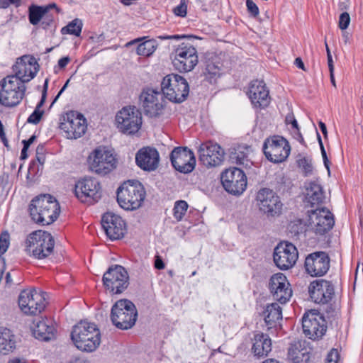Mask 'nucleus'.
Returning <instances> with one entry per match:
<instances>
[{
  "mask_svg": "<svg viewBox=\"0 0 363 363\" xmlns=\"http://www.w3.org/2000/svg\"><path fill=\"white\" fill-rule=\"evenodd\" d=\"M249 98L254 106L264 108L270 103L269 91L263 81H252L250 86Z\"/></svg>",
  "mask_w": 363,
  "mask_h": 363,
  "instance_id": "nucleus-30",
  "label": "nucleus"
},
{
  "mask_svg": "<svg viewBox=\"0 0 363 363\" xmlns=\"http://www.w3.org/2000/svg\"><path fill=\"white\" fill-rule=\"evenodd\" d=\"M47 304L45 294L35 289L23 290L18 297V305L27 315L40 314Z\"/></svg>",
  "mask_w": 363,
  "mask_h": 363,
  "instance_id": "nucleus-14",
  "label": "nucleus"
},
{
  "mask_svg": "<svg viewBox=\"0 0 363 363\" xmlns=\"http://www.w3.org/2000/svg\"><path fill=\"white\" fill-rule=\"evenodd\" d=\"M60 128L63 130L68 139H77L84 135L86 120L84 116L75 111L66 113L60 118Z\"/></svg>",
  "mask_w": 363,
  "mask_h": 363,
  "instance_id": "nucleus-16",
  "label": "nucleus"
},
{
  "mask_svg": "<svg viewBox=\"0 0 363 363\" xmlns=\"http://www.w3.org/2000/svg\"><path fill=\"white\" fill-rule=\"evenodd\" d=\"M116 128L125 135H133L142 125V114L134 106H125L117 112L115 118Z\"/></svg>",
  "mask_w": 363,
  "mask_h": 363,
  "instance_id": "nucleus-10",
  "label": "nucleus"
},
{
  "mask_svg": "<svg viewBox=\"0 0 363 363\" xmlns=\"http://www.w3.org/2000/svg\"><path fill=\"white\" fill-rule=\"evenodd\" d=\"M285 123L287 125H289V124L291 125L292 129H297L299 127L298 122H297L296 119L295 118L294 115L292 112L289 113L286 115V116L285 118Z\"/></svg>",
  "mask_w": 363,
  "mask_h": 363,
  "instance_id": "nucleus-51",
  "label": "nucleus"
},
{
  "mask_svg": "<svg viewBox=\"0 0 363 363\" xmlns=\"http://www.w3.org/2000/svg\"><path fill=\"white\" fill-rule=\"evenodd\" d=\"M28 209L31 219L40 225L52 223L60 212L59 203L50 194H42L33 199Z\"/></svg>",
  "mask_w": 363,
  "mask_h": 363,
  "instance_id": "nucleus-1",
  "label": "nucleus"
},
{
  "mask_svg": "<svg viewBox=\"0 0 363 363\" xmlns=\"http://www.w3.org/2000/svg\"><path fill=\"white\" fill-rule=\"evenodd\" d=\"M25 91V84L18 77L6 76L0 81V106H17L22 101Z\"/></svg>",
  "mask_w": 363,
  "mask_h": 363,
  "instance_id": "nucleus-7",
  "label": "nucleus"
},
{
  "mask_svg": "<svg viewBox=\"0 0 363 363\" xmlns=\"http://www.w3.org/2000/svg\"><path fill=\"white\" fill-rule=\"evenodd\" d=\"M82 21L78 18H75L68 25L62 29V33H67L69 34L79 36L82 29Z\"/></svg>",
  "mask_w": 363,
  "mask_h": 363,
  "instance_id": "nucleus-42",
  "label": "nucleus"
},
{
  "mask_svg": "<svg viewBox=\"0 0 363 363\" xmlns=\"http://www.w3.org/2000/svg\"><path fill=\"white\" fill-rule=\"evenodd\" d=\"M44 151L45 149L43 145H39L36 148V159L41 165H43L45 161Z\"/></svg>",
  "mask_w": 363,
  "mask_h": 363,
  "instance_id": "nucleus-52",
  "label": "nucleus"
},
{
  "mask_svg": "<svg viewBox=\"0 0 363 363\" xmlns=\"http://www.w3.org/2000/svg\"><path fill=\"white\" fill-rule=\"evenodd\" d=\"M71 339L77 349L91 352L96 350L101 343V333L96 324L80 321L74 326Z\"/></svg>",
  "mask_w": 363,
  "mask_h": 363,
  "instance_id": "nucleus-2",
  "label": "nucleus"
},
{
  "mask_svg": "<svg viewBox=\"0 0 363 363\" xmlns=\"http://www.w3.org/2000/svg\"><path fill=\"white\" fill-rule=\"evenodd\" d=\"M322 186L315 182H311L306 189V201L311 206L321 203L324 199Z\"/></svg>",
  "mask_w": 363,
  "mask_h": 363,
  "instance_id": "nucleus-37",
  "label": "nucleus"
},
{
  "mask_svg": "<svg viewBox=\"0 0 363 363\" xmlns=\"http://www.w3.org/2000/svg\"><path fill=\"white\" fill-rule=\"evenodd\" d=\"M156 50L155 42L152 40H146L138 44L136 52L138 55L148 57Z\"/></svg>",
  "mask_w": 363,
  "mask_h": 363,
  "instance_id": "nucleus-41",
  "label": "nucleus"
},
{
  "mask_svg": "<svg viewBox=\"0 0 363 363\" xmlns=\"http://www.w3.org/2000/svg\"><path fill=\"white\" fill-rule=\"evenodd\" d=\"M294 138L299 141L301 143H304V139L301 133L300 128L298 127L297 129H292Z\"/></svg>",
  "mask_w": 363,
  "mask_h": 363,
  "instance_id": "nucleus-54",
  "label": "nucleus"
},
{
  "mask_svg": "<svg viewBox=\"0 0 363 363\" xmlns=\"http://www.w3.org/2000/svg\"><path fill=\"white\" fill-rule=\"evenodd\" d=\"M251 149L245 145H238L230 149L229 159L232 163L245 167L250 166V161L248 159Z\"/></svg>",
  "mask_w": 363,
  "mask_h": 363,
  "instance_id": "nucleus-34",
  "label": "nucleus"
},
{
  "mask_svg": "<svg viewBox=\"0 0 363 363\" xmlns=\"http://www.w3.org/2000/svg\"><path fill=\"white\" fill-rule=\"evenodd\" d=\"M318 125H319V128H320L322 133L323 134L324 137L327 138L328 132H327V128H326L325 124L322 121H319Z\"/></svg>",
  "mask_w": 363,
  "mask_h": 363,
  "instance_id": "nucleus-60",
  "label": "nucleus"
},
{
  "mask_svg": "<svg viewBox=\"0 0 363 363\" xmlns=\"http://www.w3.org/2000/svg\"><path fill=\"white\" fill-rule=\"evenodd\" d=\"M306 272L311 277H322L330 268V257L323 251L309 254L305 259Z\"/></svg>",
  "mask_w": 363,
  "mask_h": 363,
  "instance_id": "nucleus-26",
  "label": "nucleus"
},
{
  "mask_svg": "<svg viewBox=\"0 0 363 363\" xmlns=\"http://www.w3.org/2000/svg\"><path fill=\"white\" fill-rule=\"evenodd\" d=\"M155 267L157 269H163L165 267L162 259L158 255L155 257Z\"/></svg>",
  "mask_w": 363,
  "mask_h": 363,
  "instance_id": "nucleus-55",
  "label": "nucleus"
},
{
  "mask_svg": "<svg viewBox=\"0 0 363 363\" xmlns=\"http://www.w3.org/2000/svg\"><path fill=\"white\" fill-rule=\"evenodd\" d=\"M172 60L174 67L179 72H190L199 62L196 49L190 43H182L174 50Z\"/></svg>",
  "mask_w": 363,
  "mask_h": 363,
  "instance_id": "nucleus-12",
  "label": "nucleus"
},
{
  "mask_svg": "<svg viewBox=\"0 0 363 363\" xmlns=\"http://www.w3.org/2000/svg\"><path fill=\"white\" fill-rule=\"evenodd\" d=\"M113 325L121 330L133 328L138 318L135 304L128 299L117 301L112 306L110 315Z\"/></svg>",
  "mask_w": 363,
  "mask_h": 363,
  "instance_id": "nucleus-6",
  "label": "nucleus"
},
{
  "mask_svg": "<svg viewBox=\"0 0 363 363\" xmlns=\"http://www.w3.org/2000/svg\"><path fill=\"white\" fill-rule=\"evenodd\" d=\"M38 70V65L35 58L30 55H23L18 58L13 66L15 74L22 83L28 82L34 78Z\"/></svg>",
  "mask_w": 363,
  "mask_h": 363,
  "instance_id": "nucleus-28",
  "label": "nucleus"
},
{
  "mask_svg": "<svg viewBox=\"0 0 363 363\" xmlns=\"http://www.w3.org/2000/svg\"><path fill=\"white\" fill-rule=\"evenodd\" d=\"M224 189L233 195L242 194L247 187V177L240 168L226 169L221 175Z\"/></svg>",
  "mask_w": 363,
  "mask_h": 363,
  "instance_id": "nucleus-22",
  "label": "nucleus"
},
{
  "mask_svg": "<svg viewBox=\"0 0 363 363\" xmlns=\"http://www.w3.org/2000/svg\"><path fill=\"white\" fill-rule=\"evenodd\" d=\"M298 165L302 168L304 172L305 176L312 174L313 167L312 164V160L308 157H303L298 160Z\"/></svg>",
  "mask_w": 363,
  "mask_h": 363,
  "instance_id": "nucleus-44",
  "label": "nucleus"
},
{
  "mask_svg": "<svg viewBox=\"0 0 363 363\" xmlns=\"http://www.w3.org/2000/svg\"><path fill=\"white\" fill-rule=\"evenodd\" d=\"M246 6L248 11L254 16H257L259 14V9L255 3L252 0H247Z\"/></svg>",
  "mask_w": 363,
  "mask_h": 363,
  "instance_id": "nucleus-50",
  "label": "nucleus"
},
{
  "mask_svg": "<svg viewBox=\"0 0 363 363\" xmlns=\"http://www.w3.org/2000/svg\"><path fill=\"white\" fill-rule=\"evenodd\" d=\"M161 90L164 96L170 101L181 103L189 92L186 80L182 76L171 74L165 76L161 83Z\"/></svg>",
  "mask_w": 363,
  "mask_h": 363,
  "instance_id": "nucleus-8",
  "label": "nucleus"
},
{
  "mask_svg": "<svg viewBox=\"0 0 363 363\" xmlns=\"http://www.w3.org/2000/svg\"><path fill=\"white\" fill-rule=\"evenodd\" d=\"M317 138H318V143H319V145H320V148L321 155H322V157H323L324 165H325V168L328 169V173L330 174V162H329V160L328 159L326 151L325 150L323 143L322 142L321 137H320V134L318 133H317Z\"/></svg>",
  "mask_w": 363,
  "mask_h": 363,
  "instance_id": "nucleus-46",
  "label": "nucleus"
},
{
  "mask_svg": "<svg viewBox=\"0 0 363 363\" xmlns=\"http://www.w3.org/2000/svg\"><path fill=\"white\" fill-rule=\"evenodd\" d=\"M264 321L268 329L274 328L282 320L281 308L277 303L268 304L264 311Z\"/></svg>",
  "mask_w": 363,
  "mask_h": 363,
  "instance_id": "nucleus-35",
  "label": "nucleus"
},
{
  "mask_svg": "<svg viewBox=\"0 0 363 363\" xmlns=\"http://www.w3.org/2000/svg\"><path fill=\"white\" fill-rule=\"evenodd\" d=\"M187 6L181 1L180 4L174 9V13L176 16L184 17L186 15Z\"/></svg>",
  "mask_w": 363,
  "mask_h": 363,
  "instance_id": "nucleus-48",
  "label": "nucleus"
},
{
  "mask_svg": "<svg viewBox=\"0 0 363 363\" xmlns=\"http://www.w3.org/2000/svg\"><path fill=\"white\" fill-rule=\"evenodd\" d=\"M269 289L274 300L286 303L292 296V289L286 277L282 273L273 274L269 281Z\"/></svg>",
  "mask_w": 363,
  "mask_h": 363,
  "instance_id": "nucleus-24",
  "label": "nucleus"
},
{
  "mask_svg": "<svg viewBox=\"0 0 363 363\" xmlns=\"http://www.w3.org/2000/svg\"><path fill=\"white\" fill-rule=\"evenodd\" d=\"M48 12V7L32 5L29 8V21L32 25H37L41 18Z\"/></svg>",
  "mask_w": 363,
  "mask_h": 363,
  "instance_id": "nucleus-39",
  "label": "nucleus"
},
{
  "mask_svg": "<svg viewBox=\"0 0 363 363\" xmlns=\"http://www.w3.org/2000/svg\"><path fill=\"white\" fill-rule=\"evenodd\" d=\"M162 92L152 88H144L140 94V102L146 116L157 118L163 115L166 101Z\"/></svg>",
  "mask_w": 363,
  "mask_h": 363,
  "instance_id": "nucleus-11",
  "label": "nucleus"
},
{
  "mask_svg": "<svg viewBox=\"0 0 363 363\" xmlns=\"http://www.w3.org/2000/svg\"><path fill=\"white\" fill-rule=\"evenodd\" d=\"M298 257L297 248L289 242H281L278 244L273 253L274 264L281 270L291 269L296 264Z\"/></svg>",
  "mask_w": 363,
  "mask_h": 363,
  "instance_id": "nucleus-20",
  "label": "nucleus"
},
{
  "mask_svg": "<svg viewBox=\"0 0 363 363\" xmlns=\"http://www.w3.org/2000/svg\"><path fill=\"white\" fill-rule=\"evenodd\" d=\"M303 334L313 340L323 337L327 330L324 317L315 311L306 312L302 318Z\"/></svg>",
  "mask_w": 363,
  "mask_h": 363,
  "instance_id": "nucleus-18",
  "label": "nucleus"
},
{
  "mask_svg": "<svg viewBox=\"0 0 363 363\" xmlns=\"http://www.w3.org/2000/svg\"><path fill=\"white\" fill-rule=\"evenodd\" d=\"M69 363H91L89 360L84 358H76Z\"/></svg>",
  "mask_w": 363,
  "mask_h": 363,
  "instance_id": "nucleus-64",
  "label": "nucleus"
},
{
  "mask_svg": "<svg viewBox=\"0 0 363 363\" xmlns=\"http://www.w3.org/2000/svg\"><path fill=\"white\" fill-rule=\"evenodd\" d=\"M294 65L299 69L306 71L304 63L301 57H296L295 59Z\"/></svg>",
  "mask_w": 363,
  "mask_h": 363,
  "instance_id": "nucleus-59",
  "label": "nucleus"
},
{
  "mask_svg": "<svg viewBox=\"0 0 363 363\" xmlns=\"http://www.w3.org/2000/svg\"><path fill=\"white\" fill-rule=\"evenodd\" d=\"M220 68L219 62H215L212 60H207L206 62L205 75L211 83L212 80L220 75Z\"/></svg>",
  "mask_w": 363,
  "mask_h": 363,
  "instance_id": "nucleus-40",
  "label": "nucleus"
},
{
  "mask_svg": "<svg viewBox=\"0 0 363 363\" xmlns=\"http://www.w3.org/2000/svg\"><path fill=\"white\" fill-rule=\"evenodd\" d=\"M88 162L91 171L106 175L116 167L117 160L110 150L104 147H99L90 154Z\"/></svg>",
  "mask_w": 363,
  "mask_h": 363,
  "instance_id": "nucleus-13",
  "label": "nucleus"
},
{
  "mask_svg": "<svg viewBox=\"0 0 363 363\" xmlns=\"http://www.w3.org/2000/svg\"><path fill=\"white\" fill-rule=\"evenodd\" d=\"M54 245L55 240L51 234L38 230L27 236L24 243V250L30 257L43 259L52 253Z\"/></svg>",
  "mask_w": 363,
  "mask_h": 363,
  "instance_id": "nucleus-4",
  "label": "nucleus"
},
{
  "mask_svg": "<svg viewBox=\"0 0 363 363\" xmlns=\"http://www.w3.org/2000/svg\"><path fill=\"white\" fill-rule=\"evenodd\" d=\"M309 296L315 303L325 306V311L328 318L336 316L337 308L331 303L335 297V286L332 281L326 279H317L309 284Z\"/></svg>",
  "mask_w": 363,
  "mask_h": 363,
  "instance_id": "nucleus-3",
  "label": "nucleus"
},
{
  "mask_svg": "<svg viewBox=\"0 0 363 363\" xmlns=\"http://www.w3.org/2000/svg\"><path fill=\"white\" fill-rule=\"evenodd\" d=\"M186 36L184 35H161V36H159L158 38L160 39H162V40H167V39H173V40H179V39H182V38H186Z\"/></svg>",
  "mask_w": 363,
  "mask_h": 363,
  "instance_id": "nucleus-56",
  "label": "nucleus"
},
{
  "mask_svg": "<svg viewBox=\"0 0 363 363\" xmlns=\"http://www.w3.org/2000/svg\"><path fill=\"white\" fill-rule=\"evenodd\" d=\"M259 210L267 217L278 216L281 213L283 204L279 196L272 190L263 188L257 194Z\"/></svg>",
  "mask_w": 363,
  "mask_h": 363,
  "instance_id": "nucleus-21",
  "label": "nucleus"
},
{
  "mask_svg": "<svg viewBox=\"0 0 363 363\" xmlns=\"http://www.w3.org/2000/svg\"><path fill=\"white\" fill-rule=\"evenodd\" d=\"M327 60H328V65L329 72H334V64H333L332 55L328 56Z\"/></svg>",
  "mask_w": 363,
  "mask_h": 363,
  "instance_id": "nucleus-61",
  "label": "nucleus"
},
{
  "mask_svg": "<svg viewBox=\"0 0 363 363\" xmlns=\"http://www.w3.org/2000/svg\"><path fill=\"white\" fill-rule=\"evenodd\" d=\"M304 225L317 235H323L329 232L334 226L333 214L326 208H316L307 211L303 220Z\"/></svg>",
  "mask_w": 363,
  "mask_h": 363,
  "instance_id": "nucleus-9",
  "label": "nucleus"
},
{
  "mask_svg": "<svg viewBox=\"0 0 363 363\" xmlns=\"http://www.w3.org/2000/svg\"><path fill=\"white\" fill-rule=\"evenodd\" d=\"M188 203L184 200H179L175 202L173 208V216L177 221H181L188 209Z\"/></svg>",
  "mask_w": 363,
  "mask_h": 363,
  "instance_id": "nucleus-43",
  "label": "nucleus"
},
{
  "mask_svg": "<svg viewBox=\"0 0 363 363\" xmlns=\"http://www.w3.org/2000/svg\"><path fill=\"white\" fill-rule=\"evenodd\" d=\"M101 226L111 240L121 239L126 232L125 221L121 216L111 212L103 215Z\"/></svg>",
  "mask_w": 363,
  "mask_h": 363,
  "instance_id": "nucleus-25",
  "label": "nucleus"
},
{
  "mask_svg": "<svg viewBox=\"0 0 363 363\" xmlns=\"http://www.w3.org/2000/svg\"><path fill=\"white\" fill-rule=\"evenodd\" d=\"M252 350L255 356L263 357L272 350V341L269 336L262 333L255 334L252 339Z\"/></svg>",
  "mask_w": 363,
  "mask_h": 363,
  "instance_id": "nucleus-33",
  "label": "nucleus"
},
{
  "mask_svg": "<svg viewBox=\"0 0 363 363\" xmlns=\"http://www.w3.org/2000/svg\"><path fill=\"white\" fill-rule=\"evenodd\" d=\"M291 147L282 136L274 135L264 140L263 152L267 159L274 163L285 161L289 157Z\"/></svg>",
  "mask_w": 363,
  "mask_h": 363,
  "instance_id": "nucleus-15",
  "label": "nucleus"
},
{
  "mask_svg": "<svg viewBox=\"0 0 363 363\" xmlns=\"http://www.w3.org/2000/svg\"><path fill=\"white\" fill-rule=\"evenodd\" d=\"M310 351L306 341H297L290 345L288 356L294 363H307L310 359Z\"/></svg>",
  "mask_w": 363,
  "mask_h": 363,
  "instance_id": "nucleus-32",
  "label": "nucleus"
},
{
  "mask_svg": "<svg viewBox=\"0 0 363 363\" xmlns=\"http://www.w3.org/2000/svg\"><path fill=\"white\" fill-rule=\"evenodd\" d=\"M10 235L7 231H4L0 235V255H4L8 250L10 242Z\"/></svg>",
  "mask_w": 363,
  "mask_h": 363,
  "instance_id": "nucleus-45",
  "label": "nucleus"
},
{
  "mask_svg": "<svg viewBox=\"0 0 363 363\" xmlns=\"http://www.w3.org/2000/svg\"><path fill=\"white\" fill-rule=\"evenodd\" d=\"M0 138L6 147L9 146V141L6 138V133L4 132V128L2 122L0 121Z\"/></svg>",
  "mask_w": 363,
  "mask_h": 363,
  "instance_id": "nucleus-53",
  "label": "nucleus"
},
{
  "mask_svg": "<svg viewBox=\"0 0 363 363\" xmlns=\"http://www.w3.org/2000/svg\"><path fill=\"white\" fill-rule=\"evenodd\" d=\"M35 135H32L28 140H23L22 143L23 145H26L27 147H29L35 140Z\"/></svg>",
  "mask_w": 363,
  "mask_h": 363,
  "instance_id": "nucleus-62",
  "label": "nucleus"
},
{
  "mask_svg": "<svg viewBox=\"0 0 363 363\" xmlns=\"http://www.w3.org/2000/svg\"><path fill=\"white\" fill-rule=\"evenodd\" d=\"M75 195L82 203L92 204L101 197L99 182L94 178L85 177L79 180L75 184Z\"/></svg>",
  "mask_w": 363,
  "mask_h": 363,
  "instance_id": "nucleus-19",
  "label": "nucleus"
},
{
  "mask_svg": "<svg viewBox=\"0 0 363 363\" xmlns=\"http://www.w3.org/2000/svg\"><path fill=\"white\" fill-rule=\"evenodd\" d=\"M8 1L9 2H4L1 7L6 9L9 6V4H13L18 7L21 4V0H8Z\"/></svg>",
  "mask_w": 363,
  "mask_h": 363,
  "instance_id": "nucleus-58",
  "label": "nucleus"
},
{
  "mask_svg": "<svg viewBox=\"0 0 363 363\" xmlns=\"http://www.w3.org/2000/svg\"><path fill=\"white\" fill-rule=\"evenodd\" d=\"M128 280L129 277L126 269L118 264L109 267L104 274L102 279L104 287L115 294H121L127 289L129 284Z\"/></svg>",
  "mask_w": 363,
  "mask_h": 363,
  "instance_id": "nucleus-17",
  "label": "nucleus"
},
{
  "mask_svg": "<svg viewBox=\"0 0 363 363\" xmlns=\"http://www.w3.org/2000/svg\"><path fill=\"white\" fill-rule=\"evenodd\" d=\"M29 147H27L26 145H23V147L21 150V160H25L28 157V154H27V150L28 149Z\"/></svg>",
  "mask_w": 363,
  "mask_h": 363,
  "instance_id": "nucleus-63",
  "label": "nucleus"
},
{
  "mask_svg": "<svg viewBox=\"0 0 363 363\" xmlns=\"http://www.w3.org/2000/svg\"><path fill=\"white\" fill-rule=\"evenodd\" d=\"M199 160L206 167L220 165L224 159V150L217 143L211 141L202 143L199 149Z\"/></svg>",
  "mask_w": 363,
  "mask_h": 363,
  "instance_id": "nucleus-27",
  "label": "nucleus"
},
{
  "mask_svg": "<svg viewBox=\"0 0 363 363\" xmlns=\"http://www.w3.org/2000/svg\"><path fill=\"white\" fill-rule=\"evenodd\" d=\"M145 197V191L138 181H128L117 190V201L126 211H133L141 206Z\"/></svg>",
  "mask_w": 363,
  "mask_h": 363,
  "instance_id": "nucleus-5",
  "label": "nucleus"
},
{
  "mask_svg": "<svg viewBox=\"0 0 363 363\" xmlns=\"http://www.w3.org/2000/svg\"><path fill=\"white\" fill-rule=\"evenodd\" d=\"M48 86V79H45L44 85H43V90L42 91V96L40 101L37 104L34 111L30 115V116L27 119V123H32V124H38L43 113L44 111L41 110V107L43 106L47 96V89Z\"/></svg>",
  "mask_w": 363,
  "mask_h": 363,
  "instance_id": "nucleus-38",
  "label": "nucleus"
},
{
  "mask_svg": "<svg viewBox=\"0 0 363 363\" xmlns=\"http://www.w3.org/2000/svg\"><path fill=\"white\" fill-rule=\"evenodd\" d=\"M350 23V16L347 12H343L339 17L338 26L341 30L348 28Z\"/></svg>",
  "mask_w": 363,
  "mask_h": 363,
  "instance_id": "nucleus-47",
  "label": "nucleus"
},
{
  "mask_svg": "<svg viewBox=\"0 0 363 363\" xmlns=\"http://www.w3.org/2000/svg\"><path fill=\"white\" fill-rule=\"evenodd\" d=\"M340 358L339 352L336 349H332L328 353L326 360L328 363H337Z\"/></svg>",
  "mask_w": 363,
  "mask_h": 363,
  "instance_id": "nucleus-49",
  "label": "nucleus"
},
{
  "mask_svg": "<svg viewBox=\"0 0 363 363\" xmlns=\"http://www.w3.org/2000/svg\"><path fill=\"white\" fill-rule=\"evenodd\" d=\"M159 161V153L154 147H143L135 155L137 165L145 171L150 172L156 169L158 167Z\"/></svg>",
  "mask_w": 363,
  "mask_h": 363,
  "instance_id": "nucleus-29",
  "label": "nucleus"
},
{
  "mask_svg": "<svg viewBox=\"0 0 363 363\" xmlns=\"http://www.w3.org/2000/svg\"><path fill=\"white\" fill-rule=\"evenodd\" d=\"M16 348L15 336L12 331L0 326V353L8 354Z\"/></svg>",
  "mask_w": 363,
  "mask_h": 363,
  "instance_id": "nucleus-36",
  "label": "nucleus"
},
{
  "mask_svg": "<svg viewBox=\"0 0 363 363\" xmlns=\"http://www.w3.org/2000/svg\"><path fill=\"white\" fill-rule=\"evenodd\" d=\"M170 160L173 167L181 173H189L196 164L194 152L186 147H177L170 154Z\"/></svg>",
  "mask_w": 363,
  "mask_h": 363,
  "instance_id": "nucleus-23",
  "label": "nucleus"
},
{
  "mask_svg": "<svg viewBox=\"0 0 363 363\" xmlns=\"http://www.w3.org/2000/svg\"><path fill=\"white\" fill-rule=\"evenodd\" d=\"M32 330L34 337L43 341L53 339L56 333L52 321L48 318L35 320Z\"/></svg>",
  "mask_w": 363,
  "mask_h": 363,
  "instance_id": "nucleus-31",
  "label": "nucleus"
},
{
  "mask_svg": "<svg viewBox=\"0 0 363 363\" xmlns=\"http://www.w3.org/2000/svg\"><path fill=\"white\" fill-rule=\"evenodd\" d=\"M69 62L70 58L69 57H62L58 60V66L60 68L63 69L68 65Z\"/></svg>",
  "mask_w": 363,
  "mask_h": 363,
  "instance_id": "nucleus-57",
  "label": "nucleus"
}]
</instances>
